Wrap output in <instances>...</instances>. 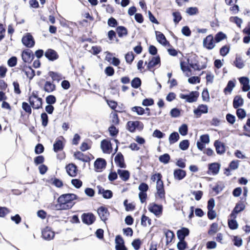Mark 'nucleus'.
<instances>
[{
    "label": "nucleus",
    "instance_id": "33",
    "mask_svg": "<svg viewBox=\"0 0 250 250\" xmlns=\"http://www.w3.org/2000/svg\"><path fill=\"white\" fill-rule=\"evenodd\" d=\"M166 237V244L167 245L172 242L173 238L175 237V234L174 232L171 230H167L165 232Z\"/></svg>",
    "mask_w": 250,
    "mask_h": 250
},
{
    "label": "nucleus",
    "instance_id": "22",
    "mask_svg": "<svg viewBox=\"0 0 250 250\" xmlns=\"http://www.w3.org/2000/svg\"><path fill=\"white\" fill-rule=\"evenodd\" d=\"M220 168V165L218 163H211L208 165V173L215 175L219 172Z\"/></svg>",
    "mask_w": 250,
    "mask_h": 250
},
{
    "label": "nucleus",
    "instance_id": "1",
    "mask_svg": "<svg viewBox=\"0 0 250 250\" xmlns=\"http://www.w3.org/2000/svg\"><path fill=\"white\" fill-rule=\"evenodd\" d=\"M77 199L74 194H64L61 195L57 200L55 207L58 210L70 209L75 204L74 200Z\"/></svg>",
    "mask_w": 250,
    "mask_h": 250
},
{
    "label": "nucleus",
    "instance_id": "34",
    "mask_svg": "<svg viewBox=\"0 0 250 250\" xmlns=\"http://www.w3.org/2000/svg\"><path fill=\"white\" fill-rule=\"evenodd\" d=\"M148 189V188H139L141 191L139 194V197L142 203L146 202L147 199L146 191Z\"/></svg>",
    "mask_w": 250,
    "mask_h": 250
},
{
    "label": "nucleus",
    "instance_id": "25",
    "mask_svg": "<svg viewBox=\"0 0 250 250\" xmlns=\"http://www.w3.org/2000/svg\"><path fill=\"white\" fill-rule=\"evenodd\" d=\"M235 83L236 81L235 80L228 82L227 86L224 89V92L226 95L231 93L233 89L235 86Z\"/></svg>",
    "mask_w": 250,
    "mask_h": 250
},
{
    "label": "nucleus",
    "instance_id": "60",
    "mask_svg": "<svg viewBox=\"0 0 250 250\" xmlns=\"http://www.w3.org/2000/svg\"><path fill=\"white\" fill-rule=\"evenodd\" d=\"M170 159V157L168 154H165L163 155H161L159 157V160L160 162L164 163L165 164H167L168 162Z\"/></svg>",
    "mask_w": 250,
    "mask_h": 250
},
{
    "label": "nucleus",
    "instance_id": "26",
    "mask_svg": "<svg viewBox=\"0 0 250 250\" xmlns=\"http://www.w3.org/2000/svg\"><path fill=\"white\" fill-rule=\"evenodd\" d=\"M66 170L67 173L71 176H75L77 174V170L76 166L71 164L66 167Z\"/></svg>",
    "mask_w": 250,
    "mask_h": 250
},
{
    "label": "nucleus",
    "instance_id": "43",
    "mask_svg": "<svg viewBox=\"0 0 250 250\" xmlns=\"http://www.w3.org/2000/svg\"><path fill=\"white\" fill-rule=\"evenodd\" d=\"M231 220H228V226L230 229H236L238 227V224L235 219L231 218Z\"/></svg>",
    "mask_w": 250,
    "mask_h": 250
},
{
    "label": "nucleus",
    "instance_id": "19",
    "mask_svg": "<svg viewBox=\"0 0 250 250\" xmlns=\"http://www.w3.org/2000/svg\"><path fill=\"white\" fill-rule=\"evenodd\" d=\"M63 138L62 137L58 138L53 145V149L55 152H57L59 151L62 150L63 148Z\"/></svg>",
    "mask_w": 250,
    "mask_h": 250
},
{
    "label": "nucleus",
    "instance_id": "15",
    "mask_svg": "<svg viewBox=\"0 0 250 250\" xmlns=\"http://www.w3.org/2000/svg\"><path fill=\"white\" fill-rule=\"evenodd\" d=\"M101 147L105 153L109 154L111 152L112 147L110 141L107 140H103L101 143Z\"/></svg>",
    "mask_w": 250,
    "mask_h": 250
},
{
    "label": "nucleus",
    "instance_id": "49",
    "mask_svg": "<svg viewBox=\"0 0 250 250\" xmlns=\"http://www.w3.org/2000/svg\"><path fill=\"white\" fill-rule=\"evenodd\" d=\"M142 241L139 238L134 239L132 242V246L135 250H139L142 245Z\"/></svg>",
    "mask_w": 250,
    "mask_h": 250
},
{
    "label": "nucleus",
    "instance_id": "28",
    "mask_svg": "<svg viewBox=\"0 0 250 250\" xmlns=\"http://www.w3.org/2000/svg\"><path fill=\"white\" fill-rule=\"evenodd\" d=\"M244 104L243 99L239 95L234 97L233 101V106L234 108H237Z\"/></svg>",
    "mask_w": 250,
    "mask_h": 250
},
{
    "label": "nucleus",
    "instance_id": "13",
    "mask_svg": "<svg viewBox=\"0 0 250 250\" xmlns=\"http://www.w3.org/2000/svg\"><path fill=\"white\" fill-rule=\"evenodd\" d=\"M239 81L242 85V90L244 92H247L250 90V80L247 77H240Z\"/></svg>",
    "mask_w": 250,
    "mask_h": 250
},
{
    "label": "nucleus",
    "instance_id": "37",
    "mask_svg": "<svg viewBox=\"0 0 250 250\" xmlns=\"http://www.w3.org/2000/svg\"><path fill=\"white\" fill-rule=\"evenodd\" d=\"M56 86L54 84L50 82L47 81L45 82L44 86V90L48 93L51 92L55 90Z\"/></svg>",
    "mask_w": 250,
    "mask_h": 250
},
{
    "label": "nucleus",
    "instance_id": "24",
    "mask_svg": "<svg viewBox=\"0 0 250 250\" xmlns=\"http://www.w3.org/2000/svg\"><path fill=\"white\" fill-rule=\"evenodd\" d=\"M114 161L116 165L121 168H125V164L124 163V159L123 155L121 153H118L115 156Z\"/></svg>",
    "mask_w": 250,
    "mask_h": 250
},
{
    "label": "nucleus",
    "instance_id": "6",
    "mask_svg": "<svg viewBox=\"0 0 250 250\" xmlns=\"http://www.w3.org/2000/svg\"><path fill=\"white\" fill-rule=\"evenodd\" d=\"M215 41L212 35H209L203 40V46L208 50H211L215 46Z\"/></svg>",
    "mask_w": 250,
    "mask_h": 250
},
{
    "label": "nucleus",
    "instance_id": "39",
    "mask_svg": "<svg viewBox=\"0 0 250 250\" xmlns=\"http://www.w3.org/2000/svg\"><path fill=\"white\" fill-rule=\"evenodd\" d=\"M180 136L179 134L176 132L172 133L169 136L168 141L169 144H172L176 143L179 139Z\"/></svg>",
    "mask_w": 250,
    "mask_h": 250
},
{
    "label": "nucleus",
    "instance_id": "40",
    "mask_svg": "<svg viewBox=\"0 0 250 250\" xmlns=\"http://www.w3.org/2000/svg\"><path fill=\"white\" fill-rule=\"evenodd\" d=\"M229 21L231 22L234 23L236 24V25L239 27H241V24L243 23V20L241 18L235 16V17H231L229 18Z\"/></svg>",
    "mask_w": 250,
    "mask_h": 250
},
{
    "label": "nucleus",
    "instance_id": "5",
    "mask_svg": "<svg viewBox=\"0 0 250 250\" xmlns=\"http://www.w3.org/2000/svg\"><path fill=\"white\" fill-rule=\"evenodd\" d=\"M199 96V93L197 91H192L189 94H180L179 97L181 99H185L188 103L196 102Z\"/></svg>",
    "mask_w": 250,
    "mask_h": 250
},
{
    "label": "nucleus",
    "instance_id": "20",
    "mask_svg": "<svg viewBox=\"0 0 250 250\" xmlns=\"http://www.w3.org/2000/svg\"><path fill=\"white\" fill-rule=\"evenodd\" d=\"M22 60L25 62H30L33 58V55L31 50H26L22 52L21 54Z\"/></svg>",
    "mask_w": 250,
    "mask_h": 250
},
{
    "label": "nucleus",
    "instance_id": "29",
    "mask_svg": "<svg viewBox=\"0 0 250 250\" xmlns=\"http://www.w3.org/2000/svg\"><path fill=\"white\" fill-rule=\"evenodd\" d=\"M45 56L46 58L51 61L56 60L58 57L56 52L52 49H48L45 53Z\"/></svg>",
    "mask_w": 250,
    "mask_h": 250
},
{
    "label": "nucleus",
    "instance_id": "2",
    "mask_svg": "<svg viewBox=\"0 0 250 250\" xmlns=\"http://www.w3.org/2000/svg\"><path fill=\"white\" fill-rule=\"evenodd\" d=\"M198 57L195 54H191L188 61L190 66L194 70H200L206 67L205 64H200L197 61Z\"/></svg>",
    "mask_w": 250,
    "mask_h": 250
},
{
    "label": "nucleus",
    "instance_id": "47",
    "mask_svg": "<svg viewBox=\"0 0 250 250\" xmlns=\"http://www.w3.org/2000/svg\"><path fill=\"white\" fill-rule=\"evenodd\" d=\"M227 38L226 34L222 32H220L216 34L214 37V40L216 42L218 43L225 39Z\"/></svg>",
    "mask_w": 250,
    "mask_h": 250
},
{
    "label": "nucleus",
    "instance_id": "9",
    "mask_svg": "<svg viewBox=\"0 0 250 250\" xmlns=\"http://www.w3.org/2000/svg\"><path fill=\"white\" fill-rule=\"evenodd\" d=\"M97 212L100 219L104 223H106L110 215L107 208L104 206H101L98 208Z\"/></svg>",
    "mask_w": 250,
    "mask_h": 250
},
{
    "label": "nucleus",
    "instance_id": "16",
    "mask_svg": "<svg viewBox=\"0 0 250 250\" xmlns=\"http://www.w3.org/2000/svg\"><path fill=\"white\" fill-rule=\"evenodd\" d=\"M161 177V175L160 173H156L153 175L151 178L152 183L156 184V188H163V183Z\"/></svg>",
    "mask_w": 250,
    "mask_h": 250
},
{
    "label": "nucleus",
    "instance_id": "57",
    "mask_svg": "<svg viewBox=\"0 0 250 250\" xmlns=\"http://www.w3.org/2000/svg\"><path fill=\"white\" fill-rule=\"evenodd\" d=\"M126 62L127 63H131V62L133 61L134 56L133 53L132 52H128L127 53L125 56Z\"/></svg>",
    "mask_w": 250,
    "mask_h": 250
},
{
    "label": "nucleus",
    "instance_id": "63",
    "mask_svg": "<svg viewBox=\"0 0 250 250\" xmlns=\"http://www.w3.org/2000/svg\"><path fill=\"white\" fill-rule=\"evenodd\" d=\"M170 115L172 117H178L180 115V110L176 108H173L170 111Z\"/></svg>",
    "mask_w": 250,
    "mask_h": 250
},
{
    "label": "nucleus",
    "instance_id": "61",
    "mask_svg": "<svg viewBox=\"0 0 250 250\" xmlns=\"http://www.w3.org/2000/svg\"><path fill=\"white\" fill-rule=\"evenodd\" d=\"M22 109L27 113L30 114L32 112L31 108L30 106L25 102H23L22 104Z\"/></svg>",
    "mask_w": 250,
    "mask_h": 250
},
{
    "label": "nucleus",
    "instance_id": "32",
    "mask_svg": "<svg viewBox=\"0 0 250 250\" xmlns=\"http://www.w3.org/2000/svg\"><path fill=\"white\" fill-rule=\"evenodd\" d=\"M118 174L121 179L126 181L129 177V172L126 170L118 169Z\"/></svg>",
    "mask_w": 250,
    "mask_h": 250
},
{
    "label": "nucleus",
    "instance_id": "55",
    "mask_svg": "<svg viewBox=\"0 0 250 250\" xmlns=\"http://www.w3.org/2000/svg\"><path fill=\"white\" fill-rule=\"evenodd\" d=\"M123 232L126 236L131 237L133 234V230L132 228L127 227L123 229Z\"/></svg>",
    "mask_w": 250,
    "mask_h": 250
},
{
    "label": "nucleus",
    "instance_id": "54",
    "mask_svg": "<svg viewBox=\"0 0 250 250\" xmlns=\"http://www.w3.org/2000/svg\"><path fill=\"white\" fill-rule=\"evenodd\" d=\"M179 132L183 136L186 135L188 133V126L186 124L182 125L179 128Z\"/></svg>",
    "mask_w": 250,
    "mask_h": 250
},
{
    "label": "nucleus",
    "instance_id": "30",
    "mask_svg": "<svg viewBox=\"0 0 250 250\" xmlns=\"http://www.w3.org/2000/svg\"><path fill=\"white\" fill-rule=\"evenodd\" d=\"M22 71L30 80L32 79L35 76V72L30 67L24 66L22 69Z\"/></svg>",
    "mask_w": 250,
    "mask_h": 250
},
{
    "label": "nucleus",
    "instance_id": "51",
    "mask_svg": "<svg viewBox=\"0 0 250 250\" xmlns=\"http://www.w3.org/2000/svg\"><path fill=\"white\" fill-rule=\"evenodd\" d=\"M151 219L147 216L143 214L141 218V225L144 227L147 226L146 222H147L149 225L151 224Z\"/></svg>",
    "mask_w": 250,
    "mask_h": 250
},
{
    "label": "nucleus",
    "instance_id": "3",
    "mask_svg": "<svg viewBox=\"0 0 250 250\" xmlns=\"http://www.w3.org/2000/svg\"><path fill=\"white\" fill-rule=\"evenodd\" d=\"M29 103L32 107L34 109H39L42 107V99L38 97L37 95L33 93L29 97Z\"/></svg>",
    "mask_w": 250,
    "mask_h": 250
},
{
    "label": "nucleus",
    "instance_id": "59",
    "mask_svg": "<svg viewBox=\"0 0 250 250\" xmlns=\"http://www.w3.org/2000/svg\"><path fill=\"white\" fill-rule=\"evenodd\" d=\"M42 125L43 126H46L48 124V116L45 113H42L41 116Z\"/></svg>",
    "mask_w": 250,
    "mask_h": 250
},
{
    "label": "nucleus",
    "instance_id": "7",
    "mask_svg": "<svg viewBox=\"0 0 250 250\" xmlns=\"http://www.w3.org/2000/svg\"><path fill=\"white\" fill-rule=\"evenodd\" d=\"M143 127V124L138 121H128L127 124V128L131 132H134L136 129L142 130Z\"/></svg>",
    "mask_w": 250,
    "mask_h": 250
},
{
    "label": "nucleus",
    "instance_id": "42",
    "mask_svg": "<svg viewBox=\"0 0 250 250\" xmlns=\"http://www.w3.org/2000/svg\"><path fill=\"white\" fill-rule=\"evenodd\" d=\"M155 197L161 200H165V188H157V191L155 194Z\"/></svg>",
    "mask_w": 250,
    "mask_h": 250
},
{
    "label": "nucleus",
    "instance_id": "12",
    "mask_svg": "<svg viewBox=\"0 0 250 250\" xmlns=\"http://www.w3.org/2000/svg\"><path fill=\"white\" fill-rule=\"evenodd\" d=\"M208 112V107L206 104H200L197 108L193 110V113L196 118L200 117L202 114Z\"/></svg>",
    "mask_w": 250,
    "mask_h": 250
},
{
    "label": "nucleus",
    "instance_id": "35",
    "mask_svg": "<svg viewBox=\"0 0 250 250\" xmlns=\"http://www.w3.org/2000/svg\"><path fill=\"white\" fill-rule=\"evenodd\" d=\"M218 224L217 223H213L210 226L208 233L209 235L212 236L218 230Z\"/></svg>",
    "mask_w": 250,
    "mask_h": 250
},
{
    "label": "nucleus",
    "instance_id": "50",
    "mask_svg": "<svg viewBox=\"0 0 250 250\" xmlns=\"http://www.w3.org/2000/svg\"><path fill=\"white\" fill-rule=\"evenodd\" d=\"M189 145V141L188 140H184L180 143L179 147L183 150H186L188 148Z\"/></svg>",
    "mask_w": 250,
    "mask_h": 250
},
{
    "label": "nucleus",
    "instance_id": "11",
    "mask_svg": "<svg viewBox=\"0 0 250 250\" xmlns=\"http://www.w3.org/2000/svg\"><path fill=\"white\" fill-rule=\"evenodd\" d=\"M116 250H127L125 245V242L123 237L120 235H118L115 237Z\"/></svg>",
    "mask_w": 250,
    "mask_h": 250
},
{
    "label": "nucleus",
    "instance_id": "46",
    "mask_svg": "<svg viewBox=\"0 0 250 250\" xmlns=\"http://www.w3.org/2000/svg\"><path fill=\"white\" fill-rule=\"evenodd\" d=\"M124 205L125 207V210L127 211H132L135 208V205L132 203H128L127 199L124 201Z\"/></svg>",
    "mask_w": 250,
    "mask_h": 250
},
{
    "label": "nucleus",
    "instance_id": "31",
    "mask_svg": "<svg viewBox=\"0 0 250 250\" xmlns=\"http://www.w3.org/2000/svg\"><path fill=\"white\" fill-rule=\"evenodd\" d=\"M186 176V172L182 169H176L174 171V177L175 179L181 180Z\"/></svg>",
    "mask_w": 250,
    "mask_h": 250
},
{
    "label": "nucleus",
    "instance_id": "14",
    "mask_svg": "<svg viewBox=\"0 0 250 250\" xmlns=\"http://www.w3.org/2000/svg\"><path fill=\"white\" fill-rule=\"evenodd\" d=\"M22 42L27 47H32L35 44L33 37L29 34H27L23 37Z\"/></svg>",
    "mask_w": 250,
    "mask_h": 250
},
{
    "label": "nucleus",
    "instance_id": "18",
    "mask_svg": "<svg viewBox=\"0 0 250 250\" xmlns=\"http://www.w3.org/2000/svg\"><path fill=\"white\" fill-rule=\"evenodd\" d=\"M148 209L151 212H152L156 216H159L162 214L163 207L162 205L154 204L150 206Z\"/></svg>",
    "mask_w": 250,
    "mask_h": 250
},
{
    "label": "nucleus",
    "instance_id": "58",
    "mask_svg": "<svg viewBox=\"0 0 250 250\" xmlns=\"http://www.w3.org/2000/svg\"><path fill=\"white\" fill-rule=\"evenodd\" d=\"M172 15L174 17L173 21L176 24H177L182 19L181 14L179 12H175L173 13Z\"/></svg>",
    "mask_w": 250,
    "mask_h": 250
},
{
    "label": "nucleus",
    "instance_id": "36",
    "mask_svg": "<svg viewBox=\"0 0 250 250\" xmlns=\"http://www.w3.org/2000/svg\"><path fill=\"white\" fill-rule=\"evenodd\" d=\"M160 63V59L158 56L153 57L148 63V68H152Z\"/></svg>",
    "mask_w": 250,
    "mask_h": 250
},
{
    "label": "nucleus",
    "instance_id": "21",
    "mask_svg": "<svg viewBox=\"0 0 250 250\" xmlns=\"http://www.w3.org/2000/svg\"><path fill=\"white\" fill-rule=\"evenodd\" d=\"M189 234V230L187 228H182L177 231V235L179 240H185V237Z\"/></svg>",
    "mask_w": 250,
    "mask_h": 250
},
{
    "label": "nucleus",
    "instance_id": "56",
    "mask_svg": "<svg viewBox=\"0 0 250 250\" xmlns=\"http://www.w3.org/2000/svg\"><path fill=\"white\" fill-rule=\"evenodd\" d=\"M236 114L239 119H242L246 117V112L244 109L239 108L237 110Z\"/></svg>",
    "mask_w": 250,
    "mask_h": 250
},
{
    "label": "nucleus",
    "instance_id": "48",
    "mask_svg": "<svg viewBox=\"0 0 250 250\" xmlns=\"http://www.w3.org/2000/svg\"><path fill=\"white\" fill-rule=\"evenodd\" d=\"M230 47L229 45H225L221 48L220 54L222 56H226L229 52Z\"/></svg>",
    "mask_w": 250,
    "mask_h": 250
},
{
    "label": "nucleus",
    "instance_id": "38",
    "mask_svg": "<svg viewBox=\"0 0 250 250\" xmlns=\"http://www.w3.org/2000/svg\"><path fill=\"white\" fill-rule=\"evenodd\" d=\"M99 193H102L104 198L109 199L112 197V192L110 190H104V188H99Z\"/></svg>",
    "mask_w": 250,
    "mask_h": 250
},
{
    "label": "nucleus",
    "instance_id": "27",
    "mask_svg": "<svg viewBox=\"0 0 250 250\" xmlns=\"http://www.w3.org/2000/svg\"><path fill=\"white\" fill-rule=\"evenodd\" d=\"M214 146L218 154H222L225 152V146L224 144L221 142L216 141L214 143Z\"/></svg>",
    "mask_w": 250,
    "mask_h": 250
},
{
    "label": "nucleus",
    "instance_id": "23",
    "mask_svg": "<svg viewBox=\"0 0 250 250\" xmlns=\"http://www.w3.org/2000/svg\"><path fill=\"white\" fill-rule=\"evenodd\" d=\"M155 35L157 41L164 46L169 44L168 42L167 41L163 34L159 31H155Z\"/></svg>",
    "mask_w": 250,
    "mask_h": 250
},
{
    "label": "nucleus",
    "instance_id": "17",
    "mask_svg": "<svg viewBox=\"0 0 250 250\" xmlns=\"http://www.w3.org/2000/svg\"><path fill=\"white\" fill-rule=\"evenodd\" d=\"M106 166L105 161L102 158L97 159L94 163V168L97 171H101L105 168Z\"/></svg>",
    "mask_w": 250,
    "mask_h": 250
},
{
    "label": "nucleus",
    "instance_id": "8",
    "mask_svg": "<svg viewBox=\"0 0 250 250\" xmlns=\"http://www.w3.org/2000/svg\"><path fill=\"white\" fill-rule=\"evenodd\" d=\"M81 218L83 222L87 225H92L96 220V217L91 212L83 213Z\"/></svg>",
    "mask_w": 250,
    "mask_h": 250
},
{
    "label": "nucleus",
    "instance_id": "4",
    "mask_svg": "<svg viewBox=\"0 0 250 250\" xmlns=\"http://www.w3.org/2000/svg\"><path fill=\"white\" fill-rule=\"evenodd\" d=\"M246 208L245 204L243 201H239L236 203L235 207L231 211L229 216L231 218L236 219L237 214L243 211Z\"/></svg>",
    "mask_w": 250,
    "mask_h": 250
},
{
    "label": "nucleus",
    "instance_id": "62",
    "mask_svg": "<svg viewBox=\"0 0 250 250\" xmlns=\"http://www.w3.org/2000/svg\"><path fill=\"white\" fill-rule=\"evenodd\" d=\"M132 110L133 112H136L138 115H143L145 112V110H144V108H143L142 107H141L140 106L133 107L132 108Z\"/></svg>",
    "mask_w": 250,
    "mask_h": 250
},
{
    "label": "nucleus",
    "instance_id": "64",
    "mask_svg": "<svg viewBox=\"0 0 250 250\" xmlns=\"http://www.w3.org/2000/svg\"><path fill=\"white\" fill-rule=\"evenodd\" d=\"M17 62V59L16 57H12L8 61L7 63L10 67L15 66Z\"/></svg>",
    "mask_w": 250,
    "mask_h": 250
},
{
    "label": "nucleus",
    "instance_id": "52",
    "mask_svg": "<svg viewBox=\"0 0 250 250\" xmlns=\"http://www.w3.org/2000/svg\"><path fill=\"white\" fill-rule=\"evenodd\" d=\"M131 85L134 88H138L141 84V81L139 78H135L131 81Z\"/></svg>",
    "mask_w": 250,
    "mask_h": 250
},
{
    "label": "nucleus",
    "instance_id": "53",
    "mask_svg": "<svg viewBox=\"0 0 250 250\" xmlns=\"http://www.w3.org/2000/svg\"><path fill=\"white\" fill-rule=\"evenodd\" d=\"M186 12L189 15H194L198 13V9L196 7H191L187 9Z\"/></svg>",
    "mask_w": 250,
    "mask_h": 250
},
{
    "label": "nucleus",
    "instance_id": "45",
    "mask_svg": "<svg viewBox=\"0 0 250 250\" xmlns=\"http://www.w3.org/2000/svg\"><path fill=\"white\" fill-rule=\"evenodd\" d=\"M49 75L51 77L52 80L54 81L59 82L62 79V75L60 74L52 71L49 72Z\"/></svg>",
    "mask_w": 250,
    "mask_h": 250
},
{
    "label": "nucleus",
    "instance_id": "44",
    "mask_svg": "<svg viewBox=\"0 0 250 250\" xmlns=\"http://www.w3.org/2000/svg\"><path fill=\"white\" fill-rule=\"evenodd\" d=\"M177 247L179 250H185L188 248V243L185 240H179Z\"/></svg>",
    "mask_w": 250,
    "mask_h": 250
},
{
    "label": "nucleus",
    "instance_id": "10",
    "mask_svg": "<svg viewBox=\"0 0 250 250\" xmlns=\"http://www.w3.org/2000/svg\"><path fill=\"white\" fill-rule=\"evenodd\" d=\"M42 235L44 239L49 241L54 238L55 232L50 227L47 226L42 230Z\"/></svg>",
    "mask_w": 250,
    "mask_h": 250
},
{
    "label": "nucleus",
    "instance_id": "41",
    "mask_svg": "<svg viewBox=\"0 0 250 250\" xmlns=\"http://www.w3.org/2000/svg\"><path fill=\"white\" fill-rule=\"evenodd\" d=\"M116 31L119 37H122L126 36L127 34V30L126 28L124 26H118L116 29Z\"/></svg>",
    "mask_w": 250,
    "mask_h": 250
}]
</instances>
